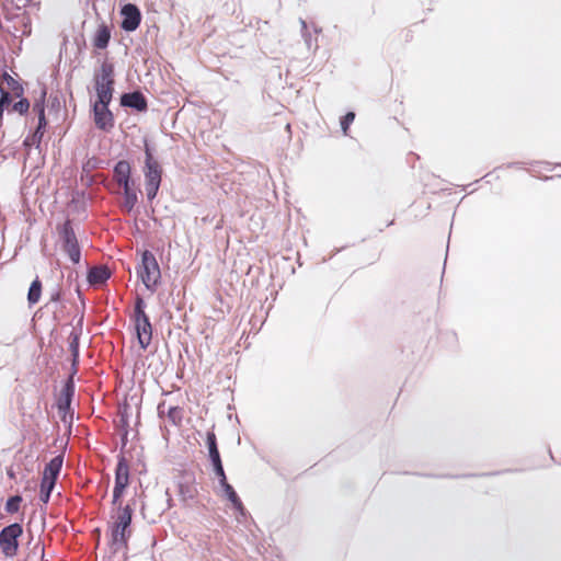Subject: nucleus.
<instances>
[{"label":"nucleus","instance_id":"obj_29","mask_svg":"<svg viewBox=\"0 0 561 561\" xmlns=\"http://www.w3.org/2000/svg\"><path fill=\"white\" fill-rule=\"evenodd\" d=\"M30 108V102L26 99H22L19 102L14 103L13 110L19 112L20 114H24Z\"/></svg>","mask_w":561,"mask_h":561},{"label":"nucleus","instance_id":"obj_2","mask_svg":"<svg viewBox=\"0 0 561 561\" xmlns=\"http://www.w3.org/2000/svg\"><path fill=\"white\" fill-rule=\"evenodd\" d=\"M137 272L146 288L151 291L156 290L161 273L159 264L150 251H145L142 253L141 264Z\"/></svg>","mask_w":561,"mask_h":561},{"label":"nucleus","instance_id":"obj_21","mask_svg":"<svg viewBox=\"0 0 561 561\" xmlns=\"http://www.w3.org/2000/svg\"><path fill=\"white\" fill-rule=\"evenodd\" d=\"M206 444L208 447V455L211 462L221 460L220 454L217 447V438L214 432H208L206 436Z\"/></svg>","mask_w":561,"mask_h":561},{"label":"nucleus","instance_id":"obj_27","mask_svg":"<svg viewBox=\"0 0 561 561\" xmlns=\"http://www.w3.org/2000/svg\"><path fill=\"white\" fill-rule=\"evenodd\" d=\"M355 114L353 112L346 113L341 119V128L344 135H347L350 125L354 122Z\"/></svg>","mask_w":561,"mask_h":561},{"label":"nucleus","instance_id":"obj_31","mask_svg":"<svg viewBox=\"0 0 561 561\" xmlns=\"http://www.w3.org/2000/svg\"><path fill=\"white\" fill-rule=\"evenodd\" d=\"M70 348L73 356V362H77L79 357V343H78V336L73 335L72 341L70 342Z\"/></svg>","mask_w":561,"mask_h":561},{"label":"nucleus","instance_id":"obj_11","mask_svg":"<svg viewBox=\"0 0 561 561\" xmlns=\"http://www.w3.org/2000/svg\"><path fill=\"white\" fill-rule=\"evenodd\" d=\"M73 394H75V385H73L72 379L70 378L66 382L64 388L61 389L58 401H57V408H58L59 413L62 414L61 415L62 420L66 419V414L70 409V404H71Z\"/></svg>","mask_w":561,"mask_h":561},{"label":"nucleus","instance_id":"obj_3","mask_svg":"<svg viewBox=\"0 0 561 561\" xmlns=\"http://www.w3.org/2000/svg\"><path fill=\"white\" fill-rule=\"evenodd\" d=\"M95 90L98 100L111 102L114 91V66L108 61H104L100 70L95 73Z\"/></svg>","mask_w":561,"mask_h":561},{"label":"nucleus","instance_id":"obj_19","mask_svg":"<svg viewBox=\"0 0 561 561\" xmlns=\"http://www.w3.org/2000/svg\"><path fill=\"white\" fill-rule=\"evenodd\" d=\"M220 485L225 492L227 500L231 503L233 508L243 514L244 505H243L242 501L240 500V497L238 496L234 489L232 488V485L229 484L228 481Z\"/></svg>","mask_w":561,"mask_h":561},{"label":"nucleus","instance_id":"obj_6","mask_svg":"<svg viewBox=\"0 0 561 561\" xmlns=\"http://www.w3.org/2000/svg\"><path fill=\"white\" fill-rule=\"evenodd\" d=\"M135 328L140 346L147 348L151 343L152 327L149 317L145 312V301L139 296L135 301Z\"/></svg>","mask_w":561,"mask_h":561},{"label":"nucleus","instance_id":"obj_13","mask_svg":"<svg viewBox=\"0 0 561 561\" xmlns=\"http://www.w3.org/2000/svg\"><path fill=\"white\" fill-rule=\"evenodd\" d=\"M121 104L123 106L135 108L139 112L147 110V100L141 92L125 93L121 98Z\"/></svg>","mask_w":561,"mask_h":561},{"label":"nucleus","instance_id":"obj_22","mask_svg":"<svg viewBox=\"0 0 561 561\" xmlns=\"http://www.w3.org/2000/svg\"><path fill=\"white\" fill-rule=\"evenodd\" d=\"M42 295V282L36 277L28 289L27 300L30 305H35L39 301Z\"/></svg>","mask_w":561,"mask_h":561},{"label":"nucleus","instance_id":"obj_10","mask_svg":"<svg viewBox=\"0 0 561 561\" xmlns=\"http://www.w3.org/2000/svg\"><path fill=\"white\" fill-rule=\"evenodd\" d=\"M121 14L123 16V21L121 27L126 32H134L138 28L141 22V13L137 5L128 3L125 4Z\"/></svg>","mask_w":561,"mask_h":561},{"label":"nucleus","instance_id":"obj_15","mask_svg":"<svg viewBox=\"0 0 561 561\" xmlns=\"http://www.w3.org/2000/svg\"><path fill=\"white\" fill-rule=\"evenodd\" d=\"M124 188V201L122 203L123 210L130 213L137 204V191L134 187V182L123 185Z\"/></svg>","mask_w":561,"mask_h":561},{"label":"nucleus","instance_id":"obj_4","mask_svg":"<svg viewBox=\"0 0 561 561\" xmlns=\"http://www.w3.org/2000/svg\"><path fill=\"white\" fill-rule=\"evenodd\" d=\"M145 153L146 194L148 199H153L160 187L162 170L159 162L153 159L148 145H146Z\"/></svg>","mask_w":561,"mask_h":561},{"label":"nucleus","instance_id":"obj_8","mask_svg":"<svg viewBox=\"0 0 561 561\" xmlns=\"http://www.w3.org/2000/svg\"><path fill=\"white\" fill-rule=\"evenodd\" d=\"M129 484V465L125 457L118 459L115 470V485L113 490L112 506H116L122 502L125 489Z\"/></svg>","mask_w":561,"mask_h":561},{"label":"nucleus","instance_id":"obj_18","mask_svg":"<svg viewBox=\"0 0 561 561\" xmlns=\"http://www.w3.org/2000/svg\"><path fill=\"white\" fill-rule=\"evenodd\" d=\"M111 39V31L107 25L102 24L98 27L94 38L93 45L99 49H104L107 47L108 42Z\"/></svg>","mask_w":561,"mask_h":561},{"label":"nucleus","instance_id":"obj_33","mask_svg":"<svg viewBox=\"0 0 561 561\" xmlns=\"http://www.w3.org/2000/svg\"><path fill=\"white\" fill-rule=\"evenodd\" d=\"M7 476L10 478V479H15V472L12 468H8L7 469Z\"/></svg>","mask_w":561,"mask_h":561},{"label":"nucleus","instance_id":"obj_7","mask_svg":"<svg viewBox=\"0 0 561 561\" xmlns=\"http://www.w3.org/2000/svg\"><path fill=\"white\" fill-rule=\"evenodd\" d=\"M22 534L23 528L18 523L11 524L0 531V549L7 558H13L18 554V539Z\"/></svg>","mask_w":561,"mask_h":561},{"label":"nucleus","instance_id":"obj_14","mask_svg":"<svg viewBox=\"0 0 561 561\" xmlns=\"http://www.w3.org/2000/svg\"><path fill=\"white\" fill-rule=\"evenodd\" d=\"M130 174L131 167L126 160L118 161L114 167V180L119 186L133 183Z\"/></svg>","mask_w":561,"mask_h":561},{"label":"nucleus","instance_id":"obj_12","mask_svg":"<svg viewBox=\"0 0 561 561\" xmlns=\"http://www.w3.org/2000/svg\"><path fill=\"white\" fill-rule=\"evenodd\" d=\"M198 494L195 478L193 474L183 476V480L179 483V495L183 502L194 500Z\"/></svg>","mask_w":561,"mask_h":561},{"label":"nucleus","instance_id":"obj_20","mask_svg":"<svg viewBox=\"0 0 561 561\" xmlns=\"http://www.w3.org/2000/svg\"><path fill=\"white\" fill-rule=\"evenodd\" d=\"M64 458L62 456H56L54 457L45 467L43 477H47L48 479L57 480L61 467H62Z\"/></svg>","mask_w":561,"mask_h":561},{"label":"nucleus","instance_id":"obj_28","mask_svg":"<svg viewBox=\"0 0 561 561\" xmlns=\"http://www.w3.org/2000/svg\"><path fill=\"white\" fill-rule=\"evenodd\" d=\"M211 463L214 467V471L219 479V483L222 484V483L227 482V477H226L221 460L215 461Z\"/></svg>","mask_w":561,"mask_h":561},{"label":"nucleus","instance_id":"obj_23","mask_svg":"<svg viewBox=\"0 0 561 561\" xmlns=\"http://www.w3.org/2000/svg\"><path fill=\"white\" fill-rule=\"evenodd\" d=\"M21 502H22V496H20V495L11 496L5 503V512L9 514L18 513L20 510Z\"/></svg>","mask_w":561,"mask_h":561},{"label":"nucleus","instance_id":"obj_9","mask_svg":"<svg viewBox=\"0 0 561 561\" xmlns=\"http://www.w3.org/2000/svg\"><path fill=\"white\" fill-rule=\"evenodd\" d=\"M110 103L111 102H103L102 100H98L93 105L94 123L98 128L103 130L110 129L114 125L113 114L108 110Z\"/></svg>","mask_w":561,"mask_h":561},{"label":"nucleus","instance_id":"obj_16","mask_svg":"<svg viewBox=\"0 0 561 561\" xmlns=\"http://www.w3.org/2000/svg\"><path fill=\"white\" fill-rule=\"evenodd\" d=\"M0 84H2L5 91L9 93L12 92L15 96H21L23 94V88L20 82L10 76L5 70H2Z\"/></svg>","mask_w":561,"mask_h":561},{"label":"nucleus","instance_id":"obj_17","mask_svg":"<svg viewBox=\"0 0 561 561\" xmlns=\"http://www.w3.org/2000/svg\"><path fill=\"white\" fill-rule=\"evenodd\" d=\"M111 276V272L106 266L92 267L88 274V280L91 285H101Z\"/></svg>","mask_w":561,"mask_h":561},{"label":"nucleus","instance_id":"obj_32","mask_svg":"<svg viewBox=\"0 0 561 561\" xmlns=\"http://www.w3.org/2000/svg\"><path fill=\"white\" fill-rule=\"evenodd\" d=\"M50 493L51 492H48L46 490H41L39 491V497H41V501L43 503H47L49 501V497H50Z\"/></svg>","mask_w":561,"mask_h":561},{"label":"nucleus","instance_id":"obj_1","mask_svg":"<svg viewBox=\"0 0 561 561\" xmlns=\"http://www.w3.org/2000/svg\"><path fill=\"white\" fill-rule=\"evenodd\" d=\"M131 518L133 510L128 504L123 505V502H119V504L112 507L111 536L112 543L117 548H127L128 546V539L131 535Z\"/></svg>","mask_w":561,"mask_h":561},{"label":"nucleus","instance_id":"obj_30","mask_svg":"<svg viewBox=\"0 0 561 561\" xmlns=\"http://www.w3.org/2000/svg\"><path fill=\"white\" fill-rule=\"evenodd\" d=\"M56 484V481L53 479H48L47 477H42L41 481V490H46L48 492H51L54 486Z\"/></svg>","mask_w":561,"mask_h":561},{"label":"nucleus","instance_id":"obj_5","mask_svg":"<svg viewBox=\"0 0 561 561\" xmlns=\"http://www.w3.org/2000/svg\"><path fill=\"white\" fill-rule=\"evenodd\" d=\"M57 230L61 250L73 264H78L81 259V250L70 220L65 221Z\"/></svg>","mask_w":561,"mask_h":561},{"label":"nucleus","instance_id":"obj_25","mask_svg":"<svg viewBox=\"0 0 561 561\" xmlns=\"http://www.w3.org/2000/svg\"><path fill=\"white\" fill-rule=\"evenodd\" d=\"M168 417L173 424H179L182 421V409L179 407H171L168 411Z\"/></svg>","mask_w":561,"mask_h":561},{"label":"nucleus","instance_id":"obj_26","mask_svg":"<svg viewBox=\"0 0 561 561\" xmlns=\"http://www.w3.org/2000/svg\"><path fill=\"white\" fill-rule=\"evenodd\" d=\"M34 111L37 112L38 114V127H37V130L36 133L39 131V129L46 125V119H45V108H44V104L43 103H36L34 105Z\"/></svg>","mask_w":561,"mask_h":561},{"label":"nucleus","instance_id":"obj_24","mask_svg":"<svg viewBox=\"0 0 561 561\" xmlns=\"http://www.w3.org/2000/svg\"><path fill=\"white\" fill-rule=\"evenodd\" d=\"M0 94H1V98H0V121H1L2 115H3V108H4V106H8L12 102V99H11V95L9 94V92L4 90L2 84H0Z\"/></svg>","mask_w":561,"mask_h":561}]
</instances>
